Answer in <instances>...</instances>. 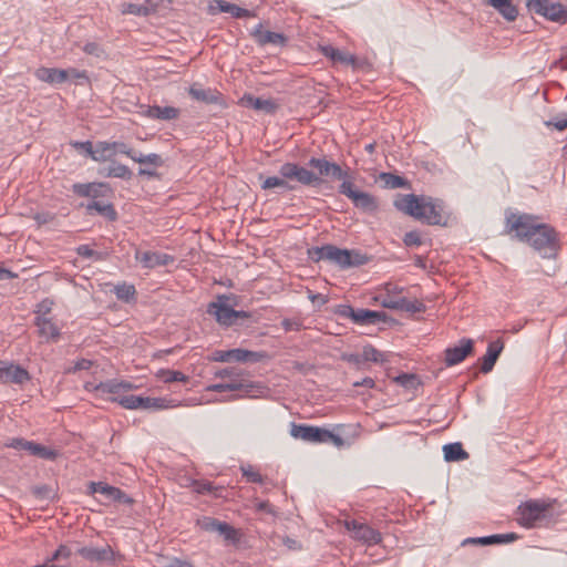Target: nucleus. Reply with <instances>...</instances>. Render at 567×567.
Instances as JSON below:
<instances>
[{"label": "nucleus", "mask_w": 567, "mask_h": 567, "mask_svg": "<svg viewBox=\"0 0 567 567\" xmlns=\"http://www.w3.org/2000/svg\"><path fill=\"white\" fill-rule=\"evenodd\" d=\"M76 254L83 258H101V254L93 250L89 245H80L76 247Z\"/></svg>", "instance_id": "nucleus-60"}, {"label": "nucleus", "mask_w": 567, "mask_h": 567, "mask_svg": "<svg viewBox=\"0 0 567 567\" xmlns=\"http://www.w3.org/2000/svg\"><path fill=\"white\" fill-rule=\"evenodd\" d=\"M503 349L504 343L501 339H497L488 343L486 353L482 358L481 371L483 373H488L493 370Z\"/></svg>", "instance_id": "nucleus-28"}, {"label": "nucleus", "mask_w": 567, "mask_h": 567, "mask_svg": "<svg viewBox=\"0 0 567 567\" xmlns=\"http://www.w3.org/2000/svg\"><path fill=\"white\" fill-rule=\"evenodd\" d=\"M34 326L38 334L45 342H58L61 336V329L52 321L51 318L44 316L34 317Z\"/></svg>", "instance_id": "nucleus-19"}, {"label": "nucleus", "mask_w": 567, "mask_h": 567, "mask_svg": "<svg viewBox=\"0 0 567 567\" xmlns=\"http://www.w3.org/2000/svg\"><path fill=\"white\" fill-rule=\"evenodd\" d=\"M188 94L192 99L206 104H216L223 107L226 106L223 94L216 89H203L198 84H193L188 89Z\"/></svg>", "instance_id": "nucleus-18"}, {"label": "nucleus", "mask_w": 567, "mask_h": 567, "mask_svg": "<svg viewBox=\"0 0 567 567\" xmlns=\"http://www.w3.org/2000/svg\"><path fill=\"white\" fill-rule=\"evenodd\" d=\"M403 243L408 247H417L423 244L421 234L416 230H411L405 233L403 237Z\"/></svg>", "instance_id": "nucleus-50"}, {"label": "nucleus", "mask_w": 567, "mask_h": 567, "mask_svg": "<svg viewBox=\"0 0 567 567\" xmlns=\"http://www.w3.org/2000/svg\"><path fill=\"white\" fill-rule=\"evenodd\" d=\"M311 167L318 169L319 177L320 176H330L336 179H343L348 176L346 172L342 171L341 166L337 163H332L327 161L326 158H316L312 157L308 163Z\"/></svg>", "instance_id": "nucleus-21"}, {"label": "nucleus", "mask_w": 567, "mask_h": 567, "mask_svg": "<svg viewBox=\"0 0 567 567\" xmlns=\"http://www.w3.org/2000/svg\"><path fill=\"white\" fill-rule=\"evenodd\" d=\"M29 380L30 374L24 368L0 361V381L2 383L23 384Z\"/></svg>", "instance_id": "nucleus-15"}, {"label": "nucleus", "mask_w": 567, "mask_h": 567, "mask_svg": "<svg viewBox=\"0 0 567 567\" xmlns=\"http://www.w3.org/2000/svg\"><path fill=\"white\" fill-rule=\"evenodd\" d=\"M82 50L96 58H101L104 54L103 48L96 42H87L83 45Z\"/></svg>", "instance_id": "nucleus-56"}, {"label": "nucleus", "mask_w": 567, "mask_h": 567, "mask_svg": "<svg viewBox=\"0 0 567 567\" xmlns=\"http://www.w3.org/2000/svg\"><path fill=\"white\" fill-rule=\"evenodd\" d=\"M157 378L164 383L187 382L189 380V378L183 372L169 369H161L157 372Z\"/></svg>", "instance_id": "nucleus-39"}, {"label": "nucleus", "mask_w": 567, "mask_h": 567, "mask_svg": "<svg viewBox=\"0 0 567 567\" xmlns=\"http://www.w3.org/2000/svg\"><path fill=\"white\" fill-rule=\"evenodd\" d=\"M297 181L302 185H318L321 183V177L317 176L313 172L300 166L296 165L293 169L292 181Z\"/></svg>", "instance_id": "nucleus-38"}, {"label": "nucleus", "mask_w": 567, "mask_h": 567, "mask_svg": "<svg viewBox=\"0 0 567 567\" xmlns=\"http://www.w3.org/2000/svg\"><path fill=\"white\" fill-rule=\"evenodd\" d=\"M545 125L553 126L558 131H564L565 128H567V114L556 116V117L545 122Z\"/></svg>", "instance_id": "nucleus-59"}, {"label": "nucleus", "mask_w": 567, "mask_h": 567, "mask_svg": "<svg viewBox=\"0 0 567 567\" xmlns=\"http://www.w3.org/2000/svg\"><path fill=\"white\" fill-rule=\"evenodd\" d=\"M85 209L89 214L96 212L99 215L105 217L110 221L117 219V213L111 203L92 200L85 206Z\"/></svg>", "instance_id": "nucleus-33"}, {"label": "nucleus", "mask_w": 567, "mask_h": 567, "mask_svg": "<svg viewBox=\"0 0 567 567\" xmlns=\"http://www.w3.org/2000/svg\"><path fill=\"white\" fill-rule=\"evenodd\" d=\"M111 144H112V147H113V151H114V155L120 153V154L126 155L131 159H133V157H135L136 152H134L132 148H130L125 143H123V142H111Z\"/></svg>", "instance_id": "nucleus-53"}, {"label": "nucleus", "mask_w": 567, "mask_h": 567, "mask_svg": "<svg viewBox=\"0 0 567 567\" xmlns=\"http://www.w3.org/2000/svg\"><path fill=\"white\" fill-rule=\"evenodd\" d=\"M308 257L313 262L326 261L341 269L359 267L369 261V257L360 250L339 248L331 244L309 248Z\"/></svg>", "instance_id": "nucleus-4"}, {"label": "nucleus", "mask_w": 567, "mask_h": 567, "mask_svg": "<svg viewBox=\"0 0 567 567\" xmlns=\"http://www.w3.org/2000/svg\"><path fill=\"white\" fill-rule=\"evenodd\" d=\"M194 489L199 494H210L215 491L214 485L208 481H195Z\"/></svg>", "instance_id": "nucleus-61"}, {"label": "nucleus", "mask_w": 567, "mask_h": 567, "mask_svg": "<svg viewBox=\"0 0 567 567\" xmlns=\"http://www.w3.org/2000/svg\"><path fill=\"white\" fill-rule=\"evenodd\" d=\"M487 3L507 21L516 20L518 16V10L511 0H487Z\"/></svg>", "instance_id": "nucleus-32"}, {"label": "nucleus", "mask_w": 567, "mask_h": 567, "mask_svg": "<svg viewBox=\"0 0 567 567\" xmlns=\"http://www.w3.org/2000/svg\"><path fill=\"white\" fill-rule=\"evenodd\" d=\"M72 192L81 197H91L95 200L99 197H105L112 193L106 183H75L72 185Z\"/></svg>", "instance_id": "nucleus-17"}, {"label": "nucleus", "mask_w": 567, "mask_h": 567, "mask_svg": "<svg viewBox=\"0 0 567 567\" xmlns=\"http://www.w3.org/2000/svg\"><path fill=\"white\" fill-rule=\"evenodd\" d=\"M362 359L374 363H381L384 361V354L375 349L373 346L368 344L362 350Z\"/></svg>", "instance_id": "nucleus-47"}, {"label": "nucleus", "mask_w": 567, "mask_h": 567, "mask_svg": "<svg viewBox=\"0 0 567 567\" xmlns=\"http://www.w3.org/2000/svg\"><path fill=\"white\" fill-rule=\"evenodd\" d=\"M122 13L146 17L151 14V7H146L142 3H125L122 7Z\"/></svg>", "instance_id": "nucleus-45"}, {"label": "nucleus", "mask_w": 567, "mask_h": 567, "mask_svg": "<svg viewBox=\"0 0 567 567\" xmlns=\"http://www.w3.org/2000/svg\"><path fill=\"white\" fill-rule=\"evenodd\" d=\"M533 13L544 17L545 19L564 24L567 22V6L560 2L549 1L542 6V9L534 11Z\"/></svg>", "instance_id": "nucleus-22"}, {"label": "nucleus", "mask_w": 567, "mask_h": 567, "mask_svg": "<svg viewBox=\"0 0 567 567\" xmlns=\"http://www.w3.org/2000/svg\"><path fill=\"white\" fill-rule=\"evenodd\" d=\"M143 116L151 120H159V121H172L176 120L181 111L174 106H159V105H147L142 106Z\"/></svg>", "instance_id": "nucleus-25"}, {"label": "nucleus", "mask_w": 567, "mask_h": 567, "mask_svg": "<svg viewBox=\"0 0 567 567\" xmlns=\"http://www.w3.org/2000/svg\"><path fill=\"white\" fill-rule=\"evenodd\" d=\"M75 553L90 563L107 565H115L116 559L122 557L109 544L103 547L83 546L78 548Z\"/></svg>", "instance_id": "nucleus-8"}, {"label": "nucleus", "mask_w": 567, "mask_h": 567, "mask_svg": "<svg viewBox=\"0 0 567 567\" xmlns=\"http://www.w3.org/2000/svg\"><path fill=\"white\" fill-rule=\"evenodd\" d=\"M323 439H324L323 443H331L337 447H342L344 445L343 437H341L340 435H338L327 429H324Z\"/></svg>", "instance_id": "nucleus-57"}, {"label": "nucleus", "mask_w": 567, "mask_h": 567, "mask_svg": "<svg viewBox=\"0 0 567 567\" xmlns=\"http://www.w3.org/2000/svg\"><path fill=\"white\" fill-rule=\"evenodd\" d=\"M382 177L385 181L386 185L390 186L391 188H399L405 184L403 177L393 175L391 173H384L382 174Z\"/></svg>", "instance_id": "nucleus-54"}, {"label": "nucleus", "mask_w": 567, "mask_h": 567, "mask_svg": "<svg viewBox=\"0 0 567 567\" xmlns=\"http://www.w3.org/2000/svg\"><path fill=\"white\" fill-rule=\"evenodd\" d=\"M30 455L37 456L42 460L54 461L58 457L59 452L56 450L50 449L35 442Z\"/></svg>", "instance_id": "nucleus-42"}, {"label": "nucleus", "mask_w": 567, "mask_h": 567, "mask_svg": "<svg viewBox=\"0 0 567 567\" xmlns=\"http://www.w3.org/2000/svg\"><path fill=\"white\" fill-rule=\"evenodd\" d=\"M181 405L182 402L175 399L145 396L144 410H167Z\"/></svg>", "instance_id": "nucleus-35"}, {"label": "nucleus", "mask_w": 567, "mask_h": 567, "mask_svg": "<svg viewBox=\"0 0 567 567\" xmlns=\"http://www.w3.org/2000/svg\"><path fill=\"white\" fill-rule=\"evenodd\" d=\"M296 163H285L279 168V174L286 179L292 181L293 169L296 168Z\"/></svg>", "instance_id": "nucleus-64"}, {"label": "nucleus", "mask_w": 567, "mask_h": 567, "mask_svg": "<svg viewBox=\"0 0 567 567\" xmlns=\"http://www.w3.org/2000/svg\"><path fill=\"white\" fill-rule=\"evenodd\" d=\"M281 326L286 332L300 331L302 329V322L299 319H284Z\"/></svg>", "instance_id": "nucleus-62"}, {"label": "nucleus", "mask_w": 567, "mask_h": 567, "mask_svg": "<svg viewBox=\"0 0 567 567\" xmlns=\"http://www.w3.org/2000/svg\"><path fill=\"white\" fill-rule=\"evenodd\" d=\"M100 174L104 175L105 177H115L122 179H131L132 177L131 169L123 164H114L106 171H101Z\"/></svg>", "instance_id": "nucleus-40"}, {"label": "nucleus", "mask_w": 567, "mask_h": 567, "mask_svg": "<svg viewBox=\"0 0 567 567\" xmlns=\"http://www.w3.org/2000/svg\"><path fill=\"white\" fill-rule=\"evenodd\" d=\"M216 362H230L233 361V349L230 350H216L212 357Z\"/></svg>", "instance_id": "nucleus-63"}, {"label": "nucleus", "mask_w": 567, "mask_h": 567, "mask_svg": "<svg viewBox=\"0 0 567 567\" xmlns=\"http://www.w3.org/2000/svg\"><path fill=\"white\" fill-rule=\"evenodd\" d=\"M444 460L446 462H458L468 458V453L460 442L449 443L443 446Z\"/></svg>", "instance_id": "nucleus-36"}, {"label": "nucleus", "mask_w": 567, "mask_h": 567, "mask_svg": "<svg viewBox=\"0 0 567 567\" xmlns=\"http://www.w3.org/2000/svg\"><path fill=\"white\" fill-rule=\"evenodd\" d=\"M241 104L258 111H265L268 114H272L277 110V104L271 99L256 97L251 94H245L241 97Z\"/></svg>", "instance_id": "nucleus-29"}, {"label": "nucleus", "mask_w": 567, "mask_h": 567, "mask_svg": "<svg viewBox=\"0 0 567 567\" xmlns=\"http://www.w3.org/2000/svg\"><path fill=\"white\" fill-rule=\"evenodd\" d=\"M265 386L257 382L245 381L243 379H231L230 381L209 384L206 386L208 392L238 391L240 394L233 395L228 400H237L244 398H258L265 392Z\"/></svg>", "instance_id": "nucleus-6"}, {"label": "nucleus", "mask_w": 567, "mask_h": 567, "mask_svg": "<svg viewBox=\"0 0 567 567\" xmlns=\"http://www.w3.org/2000/svg\"><path fill=\"white\" fill-rule=\"evenodd\" d=\"M344 526L351 533L352 538L368 546L377 545L382 540L381 533L364 523L351 519L346 520Z\"/></svg>", "instance_id": "nucleus-9"}, {"label": "nucleus", "mask_w": 567, "mask_h": 567, "mask_svg": "<svg viewBox=\"0 0 567 567\" xmlns=\"http://www.w3.org/2000/svg\"><path fill=\"white\" fill-rule=\"evenodd\" d=\"M215 378L226 379L230 381L231 379H241L240 373L235 368H225L215 372Z\"/></svg>", "instance_id": "nucleus-58"}, {"label": "nucleus", "mask_w": 567, "mask_h": 567, "mask_svg": "<svg viewBox=\"0 0 567 567\" xmlns=\"http://www.w3.org/2000/svg\"><path fill=\"white\" fill-rule=\"evenodd\" d=\"M324 429L306 424H291L290 435L309 443H323Z\"/></svg>", "instance_id": "nucleus-14"}, {"label": "nucleus", "mask_w": 567, "mask_h": 567, "mask_svg": "<svg viewBox=\"0 0 567 567\" xmlns=\"http://www.w3.org/2000/svg\"><path fill=\"white\" fill-rule=\"evenodd\" d=\"M133 161L140 164H150L154 167H161L164 164V161L161 157V155L156 153H151L147 155L136 153L135 157H133Z\"/></svg>", "instance_id": "nucleus-46"}, {"label": "nucleus", "mask_w": 567, "mask_h": 567, "mask_svg": "<svg viewBox=\"0 0 567 567\" xmlns=\"http://www.w3.org/2000/svg\"><path fill=\"white\" fill-rule=\"evenodd\" d=\"M398 310L416 313L423 312L425 310V306L419 300H409L404 297H399Z\"/></svg>", "instance_id": "nucleus-41"}, {"label": "nucleus", "mask_w": 567, "mask_h": 567, "mask_svg": "<svg viewBox=\"0 0 567 567\" xmlns=\"http://www.w3.org/2000/svg\"><path fill=\"white\" fill-rule=\"evenodd\" d=\"M518 539V535L515 533L507 534H495L483 537H468L462 542V545H481V546H489V545H501V544H509Z\"/></svg>", "instance_id": "nucleus-23"}, {"label": "nucleus", "mask_w": 567, "mask_h": 567, "mask_svg": "<svg viewBox=\"0 0 567 567\" xmlns=\"http://www.w3.org/2000/svg\"><path fill=\"white\" fill-rule=\"evenodd\" d=\"M109 401L117 402L120 405L128 410H144L145 396L123 393L122 396L109 398Z\"/></svg>", "instance_id": "nucleus-34"}, {"label": "nucleus", "mask_w": 567, "mask_h": 567, "mask_svg": "<svg viewBox=\"0 0 567 567\" xmlns=\"http://www.w3.org/2000/svg\"><path fill=\"white\" fill-rule=\"evenodd\" d=\"M377 300L381 303L382 307L388 309L398 310L399 307V297H393L389 292L385 295H380Z\"/></svg>", "instance_id": "nucleus-51"}, {"label": "nucleus", "mask_w": 567, "mask_h": 567, "mask_svg": "<svg viewBox=\"0 0 567 567\" xmlns=\"http://www.w3.org/2000/svg\"><path fill=\"white\" fill-rule=\"evenodd\" d=\"M90 494H101L107 499L115 502H130L131 499L120 488L105 484L103 482H91L87 486Z\"/></svg>", "instance_id": "nucleus-26"}, {"label": "nucleus", "mask_w": 567, "mask_h": 567, "mask_svg": "<svg viewBox=\"0 0 567 567\" xmlns=\"http://www.w3.org/2000/svg\"><path fill=\"white\" fill-rule=\"evenodd\" d=\"M135 386L127 381L109 380L106 382H100L97 384L86 383L85 389L94 391L100 398L109 400L111 396H122L134 389Z\"/></svg>", "instance_id": "nucleus-10"}, {"label": "nucleus", "mask_w": 567, "mask_h": 567, "mask_svg": "<svg viewBox=\"0 0 567 567\" xmlns=\"http://www.w3.org/2000/svg\"><path fill=\"white\" fill-rule=\"evenodd\" d=\"M197 525L205 532L218 533L225 540L236 544L239 540V533L236 528L226 522L214 517H203L197 520Z\"/></svg>", "instance_id": "nucleus-11"}, {"label": "nucleus", "mask_w": 567, "mask_h": 567, "mask_svg": "<svg viewBox=\"0 0 567 567\" xmlns=\"http://www.w3.org/2000/svg\"><path fill=\"white\" fill-rule=\"evenodd\" d=\"M474 342L472 339L462 338L458 344L445 349L444 362L446 367H453L461 363L468 354L473 352Z\"/></svg>", "instance_id": "nucleus-13"}, {"label": "nucleus", "mask_w": 567, "mask_h": 567, "mask_svg": "<svg viewBox=\"0 0 567 567\" xmlns=\"http://www.w3.org/2000/svg\"><path fill=\"white\" fill-rule=\"evenodd\" d=\"M393 381L405 389H415L420 382L414 374L401 373Z\"/></svg>", "instance_id": "nucleus-48"}, {"label": "nucleus", "mask_w": 567, "mask_h": 567, "mask_svg": "<svg viewBox=\"0 0 567 567\" xmlns=\"http://www.w3.org/2000/svg\"><path fill=\"white\" fill-rule=\"evenodd\" d=\"M114 151L111 142H97L94 145L91 158L95 162H107L114 158Z\"/></svg>", "instance_id": "nucleus-37"}, {"label": "nucleus", "mask_w": 567, "mask_h": 567, "mask_svg": "<svg viewBox=\"0 0 567 567\" xmlns=\"http://www.w3.org/2000/svg\"><path fill=\"white\" fill-rule=\"evenodd\" d=\"M275 187H282L289 190L293 189V187L290 186L282 176H269L264 181L261 185L262 189H270Z\"/></svg>", "instance_id": "nucleus-49"}, {"label": "nucleus", "mask_w": 567, "mask_h": 567, "mask_svg": "<svg viewBox=\"0 0 567 567\" xmlns=\"http://www.w3.org/2000/svg\"><path fill=\"white\" fill-rule=\"evenodd\" d=\"M114 293L118 300L122 301H130L134 298L136 290L133 285L123 282L121 285H117L114 289Z\"/></svg>", "instance_id": "nucleus-44"}, {"label": "nucleus", "mask_w": 567, "mask_h": 567, "mask_svg": "<svg viewBox=\"0 0 567 567\" xmlns=\"http://www.w3.org/2000/svg\"><path fill=\"white\" fill-rule=\"evenodd\" d=\"M241 472H243L244 477H246L247 482L258 483V484H261L264 482L261 474L259 472L255 471L254 467L250 465L246 466V467L243 466Z\"/></svg>", "instance_id": "nucleus-52"}, {"label": "nucleus", "mask_w": 567, "mask_h": 567, "mask_svg": "<svg viewBox=\"0 0 567 567\" xmlns=\"http://www.w3.org/2000/svg\"><path fill=\"white\" fill-rule=\"evenodd\" d=\"M53 306V301L49 298L41 300L37 306L34 313L35 316H44L51 312Z\"/></svg>", "instance_id": "nucleus-55"}, {"label": "nucleus", "mask_w": 567, "mask_h": 567, "mask_svg": "<svg viewBox=\"0 0 567 567\" xmlns=\"http://www.w3.org/2000/svg\"><path fill=\"white\" fill-rule=\"evenodd\" d=\"M235 296L220 295L217 300L207 307V313L215 317L216 321L224 327L237 324L239 320L249 319L251 315L244 310H235L231 300Z\"/></svg>", "instance_id": "nucleus-5"}, {"label": "nucleus", "mask_w": 567, "mask_h": 567, "mask_svg": "<svg viewBox=\"0 0 567 567\" xmlns=\"http://www.w3.org/2000/svg\"><path fill=\"white\" fill-rule=\"evenodd\" d=\"M339 193L350 198L353 205L364 212H375L378 203L374 196L367 192L354 189L350 181H343L339 186Z\"/></svg>", "instance_id": "nucleus-7"}, {"label": "nucleus", "mask_w": 567, "mask_h": 567, "mask_svg": "<svg viewBox=\"0 0 567 567\" xmlns=\"http://www.w3.org/2000/svg\"><path fill=\"white\" fill-rule=\"evenodd\" d=\"M506 229L515 233V237L527 241L543 257L550 258L558 250L556 230L547 225L536 221V217L527 214H511L506 217Z\"/></svg>", "instance_id": "nucleus-1"}, {"label": "nucleus", "mask_w": 567, "mask_h": 567, "mask_svg": "<svg viewBox=\"0 0 567 567\" xmlns=\"http://www.w3.org/2000/svg\"><path fill=\"white\" fill-rule=\"evenodd\" d=\"M220 12L229 13L231 17L236 19L250 18L254 17L255 13L250 10L240 8L234 3H230L226 0H215L208 6L209 14H217Z\"/></svg>", "instance_id": "nucleus-20"}, {"label": "nucleus", "mask_w": 567, "mask_h": 567, "mask_svg": "<svg viewBox=\"0 0 567 567\" xmlns=\"http://www.w3.org/2000/svg\"><path fill=\"white\" fill-rule=\"evenodd\" d=\"M135 259L141 262L144 268L153 269L161 266H167L174 262L175 258L172 255L159 251H140L136 250Z\"/></svg>", "instance_id": "nucleus-16"}, {"label": "nucleus", "mask_w": 567, "mask_h": 567, "mask_svg": "<svg viewBox=\"0 0 567 567\" xmlns=\"http://www.w3.org/2000/svg\"><path fill=\"white\" fill-rule=\"evenodd\" d=\"M398 210L427 225L446 226L449 214L444 202L425 195L404 194L394 200Z\"/></svg>", "instance_id": "nucleus-2"}, {"label": "nucleus", "mask_w": 567, "mask_h": 567, "mask_svg": "<svg viewBox=\"0 0 567 567\" xmlns=\"http://www.w3.org/2000/svg\"><path fill=\"white\" fill-rule=\"evenodd\" d=\"M250 35L255 39L258 45L274 44L282 47L287 42V38L284 33L272 32V31H264L262 24H257L251 31Z\"/></svg>", "instance_id": "nucleus-24"}, {"label": "nucleus", "mask_w": 567, "mask_h": 567, "mask_svg": "<svg viewBox=\"0 0 567 567\" xmlns=\"http://www.w3.org/2000/svg\"><path fill=\"white\" fill-rule=\"evenodd\" d=\"M321 52L326 58L331 59L333 62L355 68L357 58L353 54L341 51L332 45L322 47Z\"/></svg>", "instance_id": "nucleus-30"}, {"label": "nucleus", "mask_w": 567, "mask_h": 567, "mask_svg": "<svg viewBox=\"0 0 567 567\" xmlns=\"http://www.w3.org/2000/svg\"><path fill=\"white\" fill-rule=\"evenodd\" d=\"M34 444H35V442L28 441L23 437H12L4 443V445L7 447H11V449H14L18 451H25L29 454H31V452L34 447Z\"/></svg>", "instance_id": "nucleus-43"}, {"label": "nucleus", "mask_w": 567, "mask_h": 567, "mask_svg": "<svg viewBox=\"0 0 567 567\" xmlns=\"http://www.w3.org/2000/svg\"><path fill=\"white\" fill-rule=\"evenodd\" d=\"M560 514V505L555 498L528 499L517 507L516 520L525 528H538L548 526Z\"/></svg>", "instance_id": "nucleus-3"}, {"label": "nucleus", "mask_w": 567, "mask_h": 567, "mask_svg": "<svg viewBox=\"0 0 567 567\" xmlns=\"http://www.w3.org/2000/svg\"><path fill=\"white\" fill-rule=\"evenodd\" d=\"M34 75L38 80L50 84H60L69 80V71L56 68H39Z\"/></svg>", "instance_id": "nucleus-27"}, {"label": "nucleus", "mask_w": 567, "mask_h": 567, "mask_svg": "<svg viewBox=\"0 0 567 567\" xmlns=\"http://www.w3.org/2000/svg\"><path fill=\"white\" fill-rule=\"evenodd\" d=\"M269 355L266 351H250L246 349H233V361L236 362H261L268 359Z\"/></svg>", "instance_id": "nucleus-31"}, {"label": "nucleus", "mask_w": 567, "mask_h": 567, "mask_svg": "<svg viewBox=\"0 0 567 567\" xmlns=\"http://www.w3.org/2000/svg\"><path fill=\"white\" fill-rule=\"evenodd\" d=\"M339 313L346 318L352 319V321L358 324H375L378 322L384 321L386 318V315L382 311L354 309L348 305L341 306Z\"/></svg>", "instance_id": "nucleus-12"}]
</instances>
